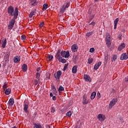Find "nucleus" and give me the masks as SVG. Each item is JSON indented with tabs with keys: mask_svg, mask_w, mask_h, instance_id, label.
I'll use <instances>...</instances> for the list:
<instances>
[{
	"mask_svg": "<svg viewBox=\"0 0 128 128\" xmlns=\"http://www.w3.org/2000/svg\"><path fill=\"white\" fill-rule=\"evenodd\" d=\"M8 12L10 16H14V18L9 22V25L8 26V30H12L14 24H16V20L18 18V8H16L15 10L12 6H10L8 8Z\"/></svg>",
	"mask_w": 128,
	"mask_h": 128,
	"instance_id": "f257e3e1",
	"label": "nucleus"
},
{
	"mask_svg": "<svg viewBox=\"0 0 128 128\" xmlns=\"http://www.w3.org/2000/svg\"><path fill=\"white\" fill-rule=\"evenodd\" d=\"M60 56L65 58H68L70 56V52L63 50L60 52Z\"/></svg>",
	"mask_w": 128,
	"mask_h": 128,
	"instance_id": "f03ea898",
	"label": "nucleus"
},
{
	"mask_svg": "<svg viewBox=\"0 0 128 128\" xmlns=\"http://www.w3.org/2000/svg\"><path fill=\"white\" fill-rule=\"evenodd\" d=\"M62 74V72L60 70H58L56 73L54 74V76L55 78H56V80H60V78Z\"/></svg>",
	"mask_w": 128,
	"mask_h": 128,
	"instance_id": "7ed1b4c3",
	"label": "nucleus"
},
{
	"mask_svg": "<svg viewBox=\"0 0 128 128\" xmlns=\"http://www.w3.org/2000/svg\"><path fill=\"white\" fill-rule=\"evenodd\" d=\"M88 98L86 97V94H84L83 96V100L82 101V104H88Z\"/></svg>",
	"mask_w": 128,
	"mask_h": 128,
	"instance_id": "20e7f679",
	"label": "nucleus"
},
{
	"mask_svg": "<svg viewBox=\"0 0 128 128\" xmlns=\"http://www.w3.org/2000/svg\"><path fill=\"white\" fill-rule=\"evenodd\" d=\"M118 102V99L117 98H114L109 104L110 106V108H112L116 104V102Z\"/></svg>",
	"mask_w": 128,
	"mask_h": 128,
	"instance_id": "39448f33",
	"label": "nucleus"
},
{
	"mask_svg": "<svg viewBox=\"0 0 128 128\" xmlns=\"http://www.w3.org/2000/svg\"><path fill=\"white\" fill-rule=\"evenodd\" d=\"M106 116L102 114H99L98 116V118L100 122H104L106 120Z\"/></svg>",
	"mask_w": 128,
	"mask_h": 128,
	"instance_id": "423d86ee",
	"label": "nucleus"
},
{
	"mask_svg": "<svg viewBox=\"0 0 128 128\" xmlns=\"http://www.w3.org/2000/svg\"><path fill=\"white\" fill-rule=\"evenodd\" d=\"M128 58V55L126 54V53L122 54L120 58V60H126Z\"/></svg>",
	"mask_w": 128,
	"mask_h": 128,
	"instance_id": "0eeeda50",
	"label": "nucleus"
},
{
	"mask_svg": "<svg viewBox=\"0 0 128 128\" xmlns=\"http://www.w3.org/2000/svg\"><path fill=\"white\" fill-rule=\"evenodd\" d=\"M20 60V57L19 56H16L14 58V61L15 64H18Z\"/></svg>",
	"mask_w": 128,
	"mask_h": 128,
	"instance_id": "6e6552de",
	"label": "nucleus"
},
{
	"mask_svg": "<svg viewBox=\"0 0 128 128\" xmlns=\"http://www.w3.org/2000/svg\"><path fill=\"white\" fill-rule=\"evenodd\" d=\"M84 78L86 80V82H92V79L90 78V77L88 74L84 75Z\"/></svg>",
	"mask_w": 128,
	"mask_h": 128,
	"instance_id": "1a4fd4ad",
	"label": "nucleus"
},
{
	"mask_svg": "<svg viewBox=\"0 0 128 128\" xmlns=\"http://www.w3.org/2000/svg\"><path fill=\"white\" fill-rule=\"evenodd\" d=\"M126 48V44H124V43H122L118 48V50L119 51L122 50H124V48Z\"/></svg>",
	"mask_w": 128,
	"mask_h": 128,
	"instance_id": "9d476101",
	"label": "nucleus"
},
{
	"mask_svg": "<svg viewBox=\"0 0 128 128\" xmlns=\"http://www.w3.org/2000/svg\"><path fill=\"white\" fill-rule=\"evenodd\" d=\"M72 52H76L78 50V46L76 44H73L72 47Z\"/></svg>",
	"mask_w": 128,
	"mask_h": 128,
	"instance_id": "9b49d317",
	"label": "nucleus"
},
{
	"mask_svg": "<svg viewBox=\"0 0 128 128\" xmlns=\"http://www.w3.org/2000/svg\"><path fill=\"white\" fill-rule=\"evenodd\" d=\"M8 58H10V54L7 52L4 56V59L5 62H8Z\"/></svg>",
	"mask_w": 128,
	"mask_h": 128,
	"instance_id": "f8f14e48",
	"label": "nucleus"
},
{
	"mask_svg": "<svg viewBox=\"0 0 128 128\" xmlns=\"http://www.w3.org/2000/svg\"><path fill=\"white\" fill-rule=\"evenodd\" d=\"M22 70L26 72L28 70V66L26 64H24L22 66Z\"/></svg>",
	"mask_w": 128,
	"mask_h": 128,
	"instance_id": "ddd939ff",
	"label": "nucleus"
},
{
	"mask_svg": "<svg viewBox=\"0 0 128 128\" xmlns=\"http://www.w3.org/2000/svg\"><path fill=\"white\" fill-rule=\"evenodd\" d=\"M102 62H98V64H96L94 66V70H98V68L100 66Z\"/></svg>",
	"mask_w": 128,
	"mask_h": 128,
	"instance_id": "4468645a",
	"label": "nucleus"
},
{
	"mask_svg": "<svg viewBox=\"0 0 128 128\" xmlns=\"http://www.w3.org/2000/svg\"><path fill=\"white\" fill-rule=\"evenodd\" d=\"M76 72H78V66H74L72 68V72L73 74H76Z\"/></svg>",
	"mask_w": 128,
	"mask_h": 128,
	"instance_id": "2eb2a0df",
	"label": "nucleus"
},
{
	"mask_svg": "<svg viewBox=\"0 0 128 128\" xmlns=\"http://www.w3.org/2000/svg\"><path fill=\"white\" fill-rule=\"evenodd\" d=\"M120 20L118 18H116L114 21V30H116V26H118V21Z\"/></svg>",
	"mask_w": 128,
	"mask_h": 128,
	"instance_id": "dca6fc26",
	"label": "nucleus"
},
{
	"mask_svg": "<svg viewBox=\"0 0 128 128\" xmlns=\"http://www.w3.org/2000/svg\"><path fill=\"white\" fill-rule=\"evenodd\" d=\"M14 100L12 98H10L8 101L9 106H14Z\"/></svg>",
	"mask_w": 128,
	"mask_h": 128,
	"instance_id": "f3484780",
	"label": "nucleus"
},
{
	"mask_svg": "<svg viewBox=\"0 0 128 128\" xmlns=\"http://www.w3.org/2000/svg\"><path fill=\"white\" fill-rule=\"evenodd\" d=\"M34 128H42V126L40 124H34Z\"/></svg>",
	"mask_w": 128,
	"mask_h": 128,
	"instance_id": "a211bd4d",
	"label": "nucleus"
},
{
	"mask_svg": "<svg viewBox=\"0 0 128 128\" xmlns=\"http://www.w3.org/2000/svg\"><path fill=\"white\" fill-rule=\"evenodd\" d=\"M66 8L64 7V5H63L60 9V14H64L66 10Z\"/></svg>",
	"mask_w": 128,
	"mask_h": 128,
	"instance_id": "6ab92c4d",
	"label": "nucleus"
},
{
	"mask_svg": "<svg viewBox=\"0 0 128 128\" xmlns=\"http://www.w3.org/2000/svg\"><path fill=\"white\" fill-rule=\"evenodd\" d=\"M4 90H5V94H6L7 96H8V94H10L11 90L10 88H8Z\"/></svg>",
	"mask_w": 128,
	"mask_h": 128,
	"instance_id": "aec40b11",
	"label": "nucleus"
},
{
	"mask_svg": "<svg viewBox=\"0 0 128 128\" xmlns=\"http://www.w3.org/2000/svg\"><path fill=\"white\" fill-rule=\"evenodd\" d=\"M28 106L26 104H25L24 105V111L26 114H28Z\"/></svg>",
	"mask_w": 128,
	"mask_h": 128,
	"instance_id": "412c9836",
	"label": "nucleus"
},
{
	"mask_svg": "<svg viewBox=\"0 0 128 128\" xmlns=\"http://www.w3.org/2000/svg\"><path fill=\"white\" fill-rule=\"evenodd\" d=\"M60 62H62V64H66V60L64 58H60L58 60Z\"/></svg>",
	"mask_w": 128,
	"mask_h": 128,
	"instance_id": "4be33fe9",
	"label": "nucleus"
},
{
	"mask_svg": "<svg viewBox=\"0 0 128 128\" xmlns=\"http://www.w3.org/2000/svg\"><path fill=\"white\" fill-rule=\"evenodd\" d=\"M32 6H36V0H32L30 2Z\"/></svg>",
	"mask_w": 128,
	"mask_h": 128,
	"instance_id": "5701e85b",
	"label": "nucleus"
},
{
	"mask_svg": "<svg viewBox=\"0 0 128 128\" xmlns=\"http://www.w3.org/2000/svg\"><path fill=\"white\" fill-rule=\"evenodd\" d=\"M96 92H93L92 93L90 98L91 100H94L96 98Z\"/></svg>",
	"mask_w": 128,
	"mask_h": 128,
	"instance_id": "b1692460",
	"label": "nucleus"
},
{
	"mask_svg": "<svg viewBox=\"0 0 128 128\" xmlns=\"http://www.w3.org/2000/svg\"><path fill=\"white\" fill-rule=\"evenodd\" d=\"M6 39H4L3 43L2 44V48H6Z\"/></svg>",
	"mask_w": 128,
	"mask_h": 128,
	"instance_id": "393cba45",
	"label": "nucleus"
},
{
	"mask_svg": "<svg viewBox=\"0 0 128 128\" xmlns=\"http://www.w3.org/2000/svg\"><path fill=\"white\" fill-rule=\"evenodd\" d=\"M106 40H110V35L108 33L106 34Z\"/></svg>",
	"mask_w": 128,
	"mask_h": 128,
	"instance_id": "a878e982",
	"label": "nucleus"
},
{
	"mask_svg": "<svg viewBox=\"0 0 128 128\" xmlns=\"http://www.w3.org/2000/svg\"><path fill=\"white\" fill-rule=\"evenodd\" d=\"M40 80H35V84L36 86H38V84H40Z\"/></svg>",
	"mask_w": 128,
	"mask_h": 128,
	"instance_id": "bb28decb",
	"label": "nucleus"
},
{
	"mask_svg": "<svg viewBox=\"0 0 128 128\" xmlns=\"http://www.w3.org/2000/svg\"><path fill=\"white\" fill-rule=\"evenodd\" d=\"M58 92H62L63 90H64V88L62 86H60L58 89Z\"/></svg>",
	"mask_w": 128,
	"mask_h": 128,
	"instance_id": "cd10ccee",
	"label": "nucleus"
},
{
	"mask_svg": "<svg viewBox=\"0 0 128 128\" xmlns=\"http://www.w3.org/2000/svg\"><path fill=\"white\" fill-rule=\"evenodd\" d=\"M36 78L37 80H40V74L39 72H37L36 74Z\"/></svg>",
	"mask_w": 128,
	"mask_h": 128,
	"instance_id": "c85d7f7f",
	"label": "nucleus"
},
{
	"mask_svg": "<svg viewBox=\"0 0 128 128\" xmlns=\"http://www.w3.org/2000/svg\"><path fill=\"white\" fill-rule=\"evenodd\" d=\"M8 88V84L6 82H4L3 85V89L4 90H6Z\"/></svg>",
	"mask_w": 128,
	"mask_h": 128,
	"instance_id": "c756f323",
	"label": "nucleus"
},
{
	"mask_svg": "<svg viewBox=\"0 0 128 128\" xmlns=\"http://www.w3.org/2000/svg\"><path fill=\"white\" fill-rule=\"evenodd\" d=\"M107 46L110 47V44H112V42H110V40H106Z\"/></svg>",
	"mask_w": 128,
	"mask_h": 128,
	"instance_id": "7c9ffc66",
	"label": "nucleus"
},
{
	"mask_svg": "<svg viewBox=\"0 0 128 128\" xmlns=\"http://www.w3.org/2000/svg\"><path fill=\"white\" fill-rule=\"evenodd\" d=\"M92 62H94V58H89L88 59V63L90 64H92Z\"/></svg>",
	"mask_w": 128,
	"mask_h": 128,
	"instance_id": "2f4dec72",
	"label": "nucleus"
},
{
	"mask_svg": "<svg viewBox=\"0 0 128 128\" xmlns=\"http://www.w3.org/2000/svg\"><path fill=\"white\" fill-rule=\"evenodd\" d=\"M56 58L58 59V60L61 58L62 57L60 56V53H56Z\"/></svg>",
	"mask_w": 128,
	"mask_h": 128,
	"instance_id": "473e14b6",
	"label": "nucleus"
},
{
	"mask_svg": "<svg viewBox=\"0 0 128 128\" xmlns=\"http://www.w3.org/2000/svg\"><path fill=\"white\" fill-rule=\"evenodd\" d=\"M66 116H68L69 118H70V116H72V112L68 111V112L66 114Z\"/></svg>",
	"mask_w": 128,
	"mask_h": 128,
	"instance_id": "72a5a7b5",
	"label": "nucleus"
},
{
	"mask_svg": "<svg viewBox=\"0 0 128 128\" xmlns=\"http://www.w3.org/2000/svg\"><path fill=\"white\" fill-rule=\"evenodd\" d=\"M48 8V4H45L43 5V10H46Z\"/></svg>",
	"mask_w": 128,
	"mask_h": 128,
	"instance_id": "f704fd0d",
	"label": "nucleus"
},
{
	"mask_svg": "<svg viewBox=\"0 0 128 128\" xmlns=\"http://www.w3.org/2000/svg\"><path fill=\"white\" fill-rule=\"evenodd\" d=\"M34 12L32 11L29 14V18H32V16H34Z\"/></svg>",
	"mask_w": 128,
	"mask_h": 128,
	"instance_id": "c9c22d12",
	"label": "nucleus"
},
{
	"mask_svg": "<svg viewBox=\"0 0 128 128\" xmlns=\"http://www.w3.org/2000/svg\"><path fill=\"white\" fill-rule=\"evenodd\" d=\"M117 58H118V56H116V55L113 56L112 60H113L114 62H115Z\"/></svg>",
	"mask_w": 128,
	"mask_h": 128,
	"instance_id": "e433bc0d",
	"label": "nucleus"
},
{
	"mask_svg": "<svg viewBox=\"0 0 128 128\" xmlns=\"http://www.w3.org/2000/svg\"><path fill=\"white\" fill-rule=\"evenodd\" d=\"M68 64H66L64 66V69H63L64 72H66V68H68Z\"/></svg>",
	"mask_w": 128,
	"mask_h": 128,
	"instance_id": "4c0bfd02",
	"label": "nucleus"
},
{
	"mask_svg": "<svg viewBox=\"0 0 128 128\" xmlns=\"http://www.w3.org/2000/svg\"><path fill=\"white\" fill-rule=\"evenodd\" d=\"M52 90L54 94H56V88L52 89Z\"/></svg>",
	"mask_w": 128,
	"mask_h": 128,
	"instance_id": "58836bf2",
	"label": "nucleus"
},
{
	"mask_svg": "<svg viewBox=\"0 0 128 128\" xmlns=\"http://www.w3.org/2000/svg\"><path fill=\"white\" fill-rule=\"evenodd\" d=\"M56 112V108L52 107L51 108V112L54 114V112Z\"/></svg>",
	"mask_w": 128,
	"mask_h": 128,
	"instance_id": "ea45409f",
	"label": "nucleus"
},
{
	"mask_svg": "<svg viewBox=\"0 0 128 128\" xmlns=\"http://www.w3.org/2000/svg\"><path fill=\"white\" fill-rule=\"evenodd\" d=\"M118 38L120 40H122V34H120L118 35Z\"/></svg>",
	"mask_w": 128,
	"mask_h": 128,
	"instance_id": "a19ab883",
	"label": "nucleus"
},
{
	"mask_svg": "<svg viewBox=\"0 0 128 128\" xmlns=\"http://www.w3.org/2000/svg\"><path fill=\"white\" fill-rule=\"evenodd\" d=\"M54 58V56H50L48 58V60H52Z\"/></svg>",
	"mask_w": 128,
	"mask_h": 128,
	"instance_id": "79ce46f5",
	"label": "nucleus"
},
{
	"mask_svg": "<svg viewBox=\"0 0 128 128\" xmlns=\"http://www.w3.org/2000/svg\"><path fill=\"white\" fill-rule=\"evenodd\" d=\"M70 2H68L66 6H64V8H68V6H70Z\"/></svg>",
	"mask_w": 128,
	"mask_h": 128,
	"instance_id": "37998d69",
	"label": "nucleus"
},
{
	"mask_svg": "<svg viewBox=\"0 0 128 128\" xmlns=\"http://www.w3.org/2000/svg\"><path fill=\"white\" fill-rule=\"evenodd\" d=\"M96 96L98 100L100 98V92H98Z\"/></svg>",
	"mask_w": 128,
	"mask_h": 128,
	"instance_id": "c03bdc74",
	"label": "nucleus"
},
{
	"mask_svg": "<svg viewBox=\"0 0 128 128\" xmlns=\"http://www.w3.org/2000/svg\"><path fill=\"white\" fill-rule=\"evenodd\" d=\"M94 52V48H90V52Z\"/></svg>",
	"mask_w": 128,
	"mask_h": 128,
	"instance_id": "a18cd8bd",
	"label": "nucleus"
},
{
	"mask_svg": "<svg viewBox=\"0 0 128 128\" xmlns=\"http://www.w3.org/2000/svg\"><path fill=\"white\" fill-rule=\"evenodd\" d=\"M21 40H26V36H21Z\"/></svg>",
	"mask_w": 128,
	"mask_h": 128,
	"instance_id": "49530a36",
	"label": "nucleus"
},
{
	"mask_svg": "<svg viewBox=\"0 0 128 128\" xmlns=\"http://www.w3.org/2000/svg\"><path fill=\"white\" fill-rule=\"evenodd\" d=\"M92 34V32H90L86 34V36H90Z\"/></svg>",
	"mask_w": 128,
	"mask_h": 128,
	"instance_id": "de8ad7c7",
	"label": "nucleus"
},
{
	"mask_svg": "<svg viewBox=\"0 0 128 128\" xmlns=\"http://www.w3.org/2000/svg\"><path fill=\"white\" fill-rule=\"evenodd\" d=\"M40 28H42L44 26V22H42L40 24Z\"/></svg>",
	"mask_w": 128,
	"mask_h": 128,
	"instance_id": "09e8293b",
	"label": "nucleus"
},
{
	"mask_svg": "<svg viewBox=\"0 0 128 128\" xmlns=\"http://www.w3.org/2000/svg\"><path fill=\"white\" fill-rule=\"evenodd\" d=\"M52 98V100H56V96H53Z\"/></svg>",
	"mask_w": 128,
	"mask_h": 128,
	"instance_id": "8fccbe9b",
	"label": "nucleus"
},
{
	"mask_svg": "<svg viewBox=\"0 0 128 128\" xmlns=\"http://www.w3.org/2000/svg\"><path fill=\"white\" fill-rule=\"evenodd\" d=\"M94 24H96V22H92L90 24V25H92V26H94Z\"/></svg>",
	"mask_w": 128,
	"mask_h": 128,
	"instance_id": "3c124183",
	"label": "nucleus"
},
{
	"mask_svg": "<svg viewBox=\"0 0 128 128\" xmlns=\"http://www.w3.org/2000/svg\"><path fill=\"white\" fill-rule=\"evenodd\" d=\"M54 88H56L54 85H52V90H54Z\"/></svg>",
	"mask_w": 128,
	"mask_h": 128,
	"instance_id": "603ef678",
	"label": "nucleus"
},
{
	"mask_svg": "<svg viewBox=\"0 0 128 128\" xmlns=\"http://www.w3.org/2000/svg\"><path fill=\"white\" fill-rule=\"evenodd\" d=\"M56 54H60V49L58 50Z\"/></svg>",
	"mask_w": 128,
	"mask_h": 128,
	"instance_id": "864d4df0",
	"label": "nucleus"
},
{
	"mask_svg": "<svg viewBox=\"0 0 128 128\" xmlns=\"http://www.w3.org/2000/svg\"><path fill=\"white\" fill-rule=\"evenodd\" d=\"M36 70H37V72H40V68H38L36 69Z\"/></svg>",
	"mask_w": 128,
	"mask_h": 128,
	"instance_id": "5fc2aeb1",
	"label": "nucleus"
},
{
	"mask_svg": "<svg viewBox=\"0 0 128 128\" xmlns=\"http://www.w3.org/2000/svg\"><path fill=\"white\" fill-rule=\"evenodd\" d=\"M105 60H108V57L107 56H105Z\"/></svg>",
	"mask_w": 128,
	"mask_h": 128,
	"instance_id": "6e6d98bb",
	"label": "nucleus"
},
{
	"mask_svg": "<svg viewBox=\"0 0 128 128\" xmlns=\"http://www.w3.org/2000/svg\"><path fill=\"white\" fill-rule=\"evenodd\" d=\"M50 96H51V97L53 96L52 93V92L50 93Z\"/></svg>",
	"mask_w": 128,
	"mask_h": 128,
	"instance_id": "4d7b16f0",
	"label": "nucleus"
},
{
	"mask_svg": "<svg viewBox=\"0 0 128 128\" xmlns=\"http://www.w3.org/2000/svg\"><path fill=\"white\" fill-rule=\"evenodd\" d=\"M125 82H128V78H125Z\"/></svg>",
	"mask_w": 128,
	"mask_h": 128,
	"instance_id": "13d9d810",
	"label": "nucleus"
},
{
	"mask_svg": "<svg viewBox=\"0 0 128 128\" xmlns=\"http://www.w3.org/2000/svg\"><path fill=\"white\" fill-rule=\"evenodd\" d=\"M11 128H18L16 126H13V127H12Z\"/></svg>",
	"mask_w": 128,
	"mask_h": 128,
	"instance_id": "bf43d9fd",
	"label": "nucleus"
},
{
	"mask_svg": "<svg viewBox=\"0 0 128 128\" xmlns=\"http://www.w3.org/2000/svg\"><path fill=\"white\" fill-rule=\"evenodd\" d=\"M94 2H98V0H94Z\"/></svg>",
	"mask_w": 128,
	"mask_h": 128,
	"instance_id": "052dcab7",
	"label": "nucleus"
},
{
	"mask_svg": "<svg viewBox=\"0 0 128 128\" xmlns=\"http://www.w3.org/2000/svg\"><path fill=\"white\" fill-rule=\"evenodd\" d=\"M78 128V126H75V128Z\"/></svg>",
	"mask_w": 128,
	"mask_h": 128,
	"instance_id": "680f3d73",
	"label": "nucleus"
},
{
	"mask_svg": "<svg viewBox=\"0 0 128 128\" xmlns=\"http://www.w3.org/2000/svg\"><path fill=\"white\" fill-rule=\"evenodd\" d=\"M2 66V65L0 64V66Z\"/></svg>",
	"mask_w": 128,
	"mask_h": 128,
	"instance_id": "e2e57ef3",
	"label": "nucleus"
},
{
	"mask_svg": "<svg viewBox=\"0 0 128 128\" xmlns=\"http://www.w3.org/2000/svg\"><path fill=\"white\" fill-rule=\"evenodd\" d=\"M92 18H94V16H92Z\"/></svg>",
	"mask_w": 128,
	"mask_h": 128,
	"instance_id": "0e129e2a",
	"label": "nucleus"
}]
</instances>
